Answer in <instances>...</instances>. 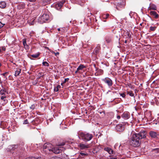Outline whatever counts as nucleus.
Here are the masks:
<instances>
[{"label":"nucleus","instance_id":"nucleus-22","mask_svg":"<svg viewBox=\"0 0 159 159\" xmlns=\"http://www.w3.org/2000/svg\"><path fill=\"white\" fill-rule=\"evenodd\" d=\"M60 88L61 86L60 85H58L54 88V91L55 92H57L58 91L59 89Z\"/></svg>","mask_w":159,"mask_h":159},{"label":"nucleus","instance_id":"nucleus-53","mask_svg":"<svg viewBox=\"0 0 159 159\" xmlns=\"http://www.w3.org/2000/svg\"><path fill=\"white\" fill-rule=\"evenodd\" d=\"M140 25H142V23H140Z\"/></svg>","mask_w":159,"mask_h":159},{"label":"nucleus","instance_id":"nucleus-40","mask_svg":"<svg viewBox=\"0 0 159 159\" xmlns=\"http://www.w3.org/2000/svg\"><path fill=\"white\" fill-rule=\"evenodd\" d=\"M2 49L3 51H5L6 50V48L4 47H2Z\"/></svg>","mask_w":159,"mask_h":159},{"label":"nucleus","instance_id":"nucleus-20","mask_svg":"<svg viewBox=\"0 0 159 159\" xmlns=\"http://www.w3.org/2000/svg\"><path fill=\"white\" fill-rule=\"evenodd\" d=\"M40 54V53L39 52H38L35 54L32 55L31 56L33 58H36L39 56Z\"/></svg>","mask_w":159,"mask_h":159},{"label":"nucleus","instance_id":"nucleus-34","mask_svg":"<svg viewBox=\"0 0 159 159\" xmlns=\"http://www.w3.org/2000/svg\"><path fill=\"white\" fill-rule=\"evenodd\" d=\"M127 35H128V36L129 37V38H131V35L130 34V33H129V32H127Z\"/></svg>","mask_w":159,"mask_h":159},{"label":"nucleus","instance_id":"nucleus-21","mask_svg":"<svg viewBox=\"0 0 159 159\" xmlns=\"http://www.w3.org/2000/svg\"><path fill=\"white\" fill-rule=\"evenodd\" d=\"M100 49V47H97L94 50V52L96 54H97L99 52Z\"/></svg>","mask_w":159,"mask_h":159},{"label":"nucleus","instance_id":"nucleus-54","mask_svg":"<svg viewBox=\"0 0 159 159\" xmlns=\"http://www.w3.org/2000/svg\"><path fill=\"white\" fill-rule=\"evenodd\" d=\"M1 49H0V53H1Z\"/></svg>","mask_w":159,"mask_h":159},{"label":"nucleus","instance_id":"nucleus-37","mask_svg":"<svg viewBox=\"0 0 159 159\" xmlns=\"http://www.w3.org/2000/svg\"><path fill=\"white\" fill-rule=\"evenodd\" d=\"M7 73H8V72H5V73H3L2 74V75H3V76H5L7 74Z\"/></svg>","mask_w":159,"mask_h":159},{"label":"nucleus","instance_id":"nucleus-15","mask_svg":"<svg viewBox=\"0 0 159 159\" xmlns=\"http://www.w3.org/2000/svg\"><path fill=\"white\" fill-rule=\"evenodd\" d=\"M7 96H1L0 99L4 102V104H6L8 102L7 100L6 99Z\"/></svg>","mask_w":159,"mask_h":159},{"label":"nucleus","instance_id":"nucleus-14","mask_svg":"<svg viewBox=\"0 0 159 159\" xmlns=\"http://www.w3.org/2000/svg\"><path fill=\"white\" fill-rule=\"evenodd\" d=\"M122 117L125 119H128L129 117V114L127 112H124L122 115Z\"/></svg>","mask_w":159,"mask_h":159},{"label":"nucleus","instance_id":"nucleus-17","mask_svg":"<svg viewBox=\"0 0 159 159\" xmlns=\"http://www.w3.org/2000/svg\"><path fill=\"white\" fill-rule=\"evenodd\" d=\"M104 150L106 151H107L110 154H112L113 153V151L112 149L110 148H104Z\"/></svg>","mask_w":159,"mask_h":159},{"label":"nucleus","instance_id":"nucleus-50","mask_svg":"<svg viewBox=\"0 0 159 159\" xmlns=\"http://www.w3.org/2000/svg\"><path fill=\"white\" fill-rule=\"evenodd\" d=\"M52 53L54 54V52L53 51H52Z\"/></svg>","mask_w":159,"mask_h":159},{"label":"nucleus","instance_id":"nucleus-26","mask_svg":"<svg viewBox=\"0 0 159 159\" xmlns=\"http://www.w3.org/2000/svg\"><path fill=\"white\" fill-rule=\"evenodd\" d=\"M156 28V26H151L150 28V30L151 31H154Z\"/></svg>","mask_w":159,"mask_h":159},{"label":"nucleus","instance_id":"nucleus-12","mask_svg":"<svg viewBox=\"0 0 159 159\" xmlns=\"http://www.w3.org/2000/svg\"><path fill=\"white\" fill-rule=\"evenodd\" d=\"M65 2V1L63 0L61 1L60 2L56 4L55 5L56 8L57 9H60L62 6H63V4Z\"/></svg>","mask_w":159,"mask_h":159},{"label":"nucleus","instance_id":"nucleus-1","mask_svg":"<svg viewBox=\"0 0 159 159\" xmlns=\"http://www.w3.org/2000/svg\"><path fill=\"white\" fill-rule=\"evenodd\" d=\"M62 150L57 147L53 148V146L50 143H46L44 144L43 147V152L45 153H48L52 152L56 154L60 153Z\"/></svg>","mask_w":159,"mask_h":159},{"label":"nucleus","instance_id":"nucleus-30","mask_svg":"<svg viewBox=\"0 0 159 159\" xmlns=\"http://www.w3.org/2000/svg\"><path fill=\"white\" fill-rule=\"evenodd\" d=\"M109 14H107L105 15H104L103 16V18L105 19H107L108 16H109Z\"/></svg>","mask_w":159,"mask_h":159},{"label":"nucleus","instance_id":"nucleus-27","mask_svg":"<svg viewBox=\"0 0 159 159\" xmlns=\"http://www.w3.org/2000/svg\"><path fill=\"white\" fill-rule=\"evenodd\" d=\"M134 14H135V13L134 12H133L132 11H131L129 13V15L130 16V17L131 18H132V17L134 15Z\"/></svg>","mask_w":159,"mask_h":159},{"label":"nucleus","instance_id":"nucleus-47","mask_svg":"<svg viewBox=\"0 0 159 159\" xmlns=\"http://www.w3.org/2000/svg\"><path fill=\"white\" fill-rule=\"evenodd\" d=\"M64 83V82H63V83H61V85H63V84Z\"/></svg>","mask_w":159,"mask_h":159},{"label":"nucleus","instance_id":"nucleus-6","mask_svg":"<svg viewBox=\"0 0 159 159\" xmlns=\"http://www.w3.org/2000/svg\"><path fill=\"white\" fill-rule=\"evenodd\" d=\"M49 16L48 15L46 14H43L41 17L39 18V20L41 23L45 22L49 19Z\"/></svg>","mask_w":159,"mask_h":159},{"label":"nucleus","instance_id":"nucleus-48","mask_svg":"<svg viewBox=\"0 0 159 159\" xmlns=\"http://www.w3.org/2000/svg\"><path fill=\"white\" fill-rule=\"evenodd\" d=\"M57 30H58V31H60V28H58V29Z\"/></svg>","mask_w":159,"mask_h":159},{"label":"nucleus","instance_id":"nucleus-8","mask_svg":"<svg viewBox=\"0 0 159 159\" xmlns=\"http://www.w3.org/2000/svg\"><path fill=\"white\" fill-rule=\"evenodd\" d=\"M102 81L105 83L107 84L109 87L111 86L112 84V80L109 78H105L102 79Z\"/></svg>","mask_w":159,"mask_h":159},{"label":"nucleus","instance_id":"nucleus-51","mask_svg":"<svg viewBox=\"0 0 159 159\" xmlns=\"http://www.w3.org/2000/svg\"><path fill=\"white\" fill-rule=\"evenodd\" d=\"M52 53L54 54V52L53 51H52Z\"/></svg>","mask_w":159,"mask_h":159},{"label":"nucleus","instance_id":"nucleus-44","mask_svg":"<svg viewBox=\"0 0 159 159\" xmlns=\"http://www.w3.org/2000/svg\"><path fill=\"white\" fill-rule=\"evenodd\" d=\"M117 159V158L115 157V158H111L110 159Z\"/></svg>","mask_w":159,"mask_h":159},{"label":"nucleus","instance_id":"nucleus-49","mask_svg":"<svg viewBox=\"0 0 159 159\" xmlns=\"http://www.w3.org/2000/svg\"><path fill=\"white\" fill-rule=\"evenodd\" d=\"M127 40H125V43H127Z\"/></svg>","mask_w":159,"mask_h":159},{"label":"nucleus","instance_id":"nucleus-2","mask_svg":"<svg viewBox=\"0 0 159 159\" xmlns=\"http://www.w3.org/2000/svg\"><path fill=\"white\" fill-rule=\"evenodd\" d=\"M134 134L132 135L129 140V144L134 147H138L141 144V140L137 137Z\"/></svg>","mask_w":159,"mask_h":159},{"label":"nucleus","instance_id":"nucleus-52","mask_svg":"<svg viewBox=\"0 0 159 159\" xmlns=\"http://www.w3.org/2000/svg\"><path fill=\"white\" fill-rule=\"evenodd\" d=\"M2 65L1 63L0 62V67Z\"/></svg>","mask_w":159,"mask_h":159},{"label":"nucleus","instance_id":"nucleus-10","mask_svg":"<svg viewBox=\"0 0 159 159\" xmlns=\"http://www.w3.org/2000/svg\"><path fill=\"white\" fill-rule=\"evenodd\" d=\"M124 124L122 125V124H120L117 125L116 126V130L118 131H119L120 132H122L124 129Z\"/></svg>","mask_w":159,"mask_h":159},{"label":"nucleus","instance_id":"nucleus-29","mask_svg":"<svg viewBox=\"0 0 159 159\" xmlns=\"http://www.w3.org/2000/svg\"><path fill=\"white\" fill-rule=\"evenodd\" d=\"M25 159H39V158H36L34 157H29L25 158Z\"/></svg>","mask_w":159,"mask_h":159},{"label":"nucleus","instance_id":"nucleus-36","mask_svg":"<svg viewBox=\"0 0 159 159\" xmlns=\"http://www.w3.org/2000/svg\"><path fill=\"white\" fill-rule=\"evenodd\" d=\"M120 95L122 96L123 98H125V95L124 93H122L120 94Z\"/></svg>","mask_w":159,"mask_h":159},{"label":"nucleus","instance_id":"nucleus-7","mask_svg":"<svg viewBox=\"0 0 159 159\" xmlns=\"http://www.w3.org/2000/svg\"><path fill=\"white\" fill-rule=\"evenodd\" d=\"M78 147L80 150L86 149L89 148L90 147L89 144L84 143H80L78 145Z\"/></svg>","mask_w":159,"mask_h":159},{"label":"nucleus","instance_id":"nucleus-3","mask_svg":"<svg viewBox=\"0 0 159 159\" xmlns=\"http://www.w3.org/2000/svg\"><path fill=\"white\" fill-rule=\"evenodd\" d=\"M79 136L82 139L85 141H88L91 140L93 137L92 134L86 132H81L80 133Z\"/></svg>","mask_w":159,"mask_h":159},{"label":"nucleus","instance_id":"nucleus-24","mask_svg":"<svg viewBox=\"0 0 159 159\" xmlns=\"http://www.w3.org/2000/svg\"><path fill=\"white\" fill-rule=\"evenodd\" d=\"M23 44L24 45V46L25 47L26 46V48H28V46L27 45L26 42V40L25 39H24V40L23 41Z\"/></svg>","mask_w":159,"mask_h":159},{"label":"nucleus","instance_id":"nucleus-35","mask_svg":"<svg viewBox=\"0 0 159 159\" xmlns=\"http://www.w3.org/2000/svg\"><path fill=\"white\" fill-rule=\"evenodd\" d=\"M4 24H2L1 22H0V28L2 27Z\"/></svg>","mask_w":159,"mask_h":159},{"label":"nucleus","instance_id":"nucleus-19","mask_svg":"<svg viewBox=\"0 0 159 159\" xmlns=\"http://www.w3.org/2000/svg\"><path fill=\"white\" fill-rule=\"evenodd\" d=\"M85 67V66L84 65H80L77 68V70H82Z\"/></svg>","mask_w":159,"mask_h":159},{"label":"nucleus","instance_id":"nucleus-42","mask_svg":"<svg viewBox=\"0 0 159 159\" xmlns=\"http://www.w3.org/2000/svg\"><path fill=\"white\" fill-rule=\"evenodd\" d=\"M77 0L78 2L79 3L80 2H83L84 1V0Z\"/></svg>","mask_w":159,"mask_h":159},{"label":"nucleus","instance_id":"nucleus-25","mask_svg":"<svg viewBox=\"0 0 159 159\" xmlns=\"http://www.w3.org/2000/svg\"><path fill=\"white\" fill-rule=\"evenodd\" d=\"M42 64L45 66H49V64L46 61L43 62Z\"/></svg>","mask_w":159,"mask_h":159},{"label":"nucleus","instance_id":"nucleus-33","mask_svg":"<svg viewBox=\"0 0 159 159\" xmlns=\"http://www.w3.org/2000/svg\"><path fill=\"white\" fill-rule=\"evenodd\" d=\"M28 123V121L27 119L25 120L23 122L24 124H27Z\"/></svg>","mask_w":159,"mask_h":159},{"label":"nucleus","instance_id":"nucleus-11","mask_svg":"<svg viewBox=\"0 0 159 159\" xmlns=\"http://www.w3.org/2000/svg\"><path fill=\"white\" fill-rule=\"evenodd\" d=\"M151 16L154 17L155 19H157L159 17L158 14L155 11H151L149 12Z\"/></svg>","mask_w":159,"mask_h":159},{"label":"nucleus","instance_id":"nucleus-38","mask_svg":"<svg viewBox=\"0 0 159 159\" xmlns=\"http://www.w3.org/2000/svg\"><path fill=\"white\" fill-rule=\"evenodd\" d=\"M54 54H55V55L56 56H57V55H59V53L58 52H54Z\"/></svg>","mask_w":159,"mask_h":159},{"label":"nucleus","instance_id":"nucleus-9","mask_svg":"<svg viewBox=\"0 0 159 159\" xmlns=\"http://www.w3.org/2000/svg\"><path fill=\"white\" fill-rule=\"evenodd\" d=\"M149 134L151 137L153 139L157 138L158 135V134L157 132L152 131H150Z\"/></svg>","mask_w":159,"mask_h":159},{"label":"nucleus","instance_id":"nucleus-55","mask_svg":"<svg viewBox=\"0 0 159 159\" xmlns=\"http://www.w3.org/2000/svg\"><path fill=\"white\" fill-rule=\"evenodd\" d=\"M60 148H63V147H62V148H61V147H60Z\"/></svg>","mask_w":159,"mask_h":159},{"label":"nucleus","instance_id":"nucleus-5","mask_svg":"<svg viewBox=\"0 0 159 159\" xmlns=\"http://www.w3.org/2000/svg\"><path fill=\"white\" fill-rule=\"evenodd\" d=\"M134 135H135L137 137H138L140 140L143 139H144L146 137V131L144 130H142L138 133L134 134Z\"/></svg>","mask_w":159,"mask_h":159},{"label":"nucleus","instance_id":"nucleus-31","mask_svg":"<svg viewBox=\"0 0 159 159\" xmlns=\"http://www.w3.org/2000/svg\"><path fill=\"white\" fill-rule=\"evenodd\" d=\"M11 147H12L11 149L12 150H14L17 148V146L16 145H12Z\"/></svg>","mask_w":159,"mask_h":159},{"label":"nucleus","instance_id":"nucleus-32","mask_svg":"<svg viewBox=\"0 0 159 159\" xmlns=\"http://www.w3.org/2000/svg\"><path fill=\"white\" fill-rule=\"evenodd\" d=\"M80 155L82 156H87L88 155L87 153H84L82 152H80Z\"/></svg>","mask_w":159,"mask_h":159},{"label":"nucleus","instance_id":"nucleus-46","mask_svg":"<svg viewBox=\"0 0 159 159\" xmlns=\"http://www.w3.org/2000/svg\"><path fill=\"white\" fill-rule=\"evenodd\" d=\"M29 1H30V2H33V1H35V0H29Z\"/></svg>","mask_w":159,"mask_h":159},{"label":"nucleus","instance_id":"nucleus-39","mask_svg":"<svg viewBox=\"0 0 159 159\" xmlns=\"http://www.w3.org/2000/svg\"><path fill=\"white\" fill-rule=\"evenodd\" d=\"M69 80V79L68 78H67V79H65V80H64V83H65V82H66L67 81H68V80Z\"/></svg>","mask_w":159,"mask_h":159},{"label":"nucleus","instance_id":"nucleus-4","mask_svg":"<svg viewBox=\"0 0 159 159\" xmlns=\"http://www.w3.org/2000/svg\"><path fill=\"white\" fill-rule=\"evenodd\" d=\"M2 89L0 90V95L1 96H7L8 94V87L4 85H1Z\"/></svg>","mask_w":159,"mask_h":159},{"label":"nucleus","instance_id":"nucleus-28","mask_svg":"<svg viewBox=\"0 0 159 159\" xmlns=\"http://www.w3.org/2000/svg\"><path fill=\"white\" fill-rule=\"evenodd\" d=\"M65 142H63L60 143L58 144L57 145L59 146H61L64 145H65Z\"/></svg>","mask_w":159,"mask_h":159},{"label":"nucleus","instance_id":"nucleus-13","mask_svg":"<svg viewBox=\"0 0 159 159\" xmlns=\"http://www.w3.org/2000/svg\"><path fill=\"white\" fill-rule=\"evenodd\" d=\"M148 10H157V7L156 6L153 4H150L149 7L148 8Z\"/></svg>","mask_w":159,"mask_h":159},{"label":"nucleus","instance_id":"nucleus-16","mask_svg":"<svg viewBox=\"0 0 159 159\" xmlns=\"http://www.w3.org/2000/svg\"><path fill=\"white\" fill-rule=\"evenodd\" d=\"M21 69L19 68L16 69V70L15 71V76L17 77L20 75V73H21Z\"/></svg>","mask_w":159,"mask_h":159},{"label":"nucleus","instance_id":"nucleus-41","mask_svg":"<svg viewBox=\"0 0 159 159\" xmlns=\"http://www.w3.org/2000/svg\"><path fill=\"white\" fill-rule=\"evenodd\" d=\"M117 118L118 119H119L120 118V116H117Z\"/></svg>","mask_w":159,"mask_h":159},{"label":"nucleus","instance_id":"nucleus-45","mask_svg":"<svg viewBox=\"0 0 159 159\" xmlns=\"http://www.w3.org/2000/svg\"><path fill=\"white\" fill-rule=\"evenodd\" d=\"M79 71V70H77V69L76 71H75V73H77Z\"/></svg>","mask_w":159,"mask_h":159},{"label":"nucleus","instance_id":"nucleus-18","mask_svg":"<svg viewBox=\"0 0 159 159\" xmlns=\"http://www.w3.org/2000/svg\"><path fill=\"white\" fill-rule=\"evenodd\" d=\"M6 3L4 1H2L0 2V7L2 8H4L6 7Z\"/></svg>","mask_w":159,"mask_h":159},{"label":"nucleus","instance_id":"nucleus-43","mask_svg":"<svg viewBox=\"0 0 159 159\" xmlns=\"http://www.w3.org/2000/svg\"><path fill=\"white\" fill-rule=\"evenodd\" d=\"M55 159H61V158L59 157H57L55 158Z\"/></svg>","mask_w":159,"mask_h":159},{"label":"nucleus","instance_id":"nucleus-23","mask_svg":"<svg viewBox=\"0 0 159 159\" xmlns=\"http://www.w3.org/2000/svg\"><path fill=\"white\" fill-rule=\"evenodd\" d=\"M127 94L129 95V96L131 97H133L134 96V94L133 93L132 91H128L127 92Z\"/></svg>","mask_w":159,"mask_h":159}]
</instances>
